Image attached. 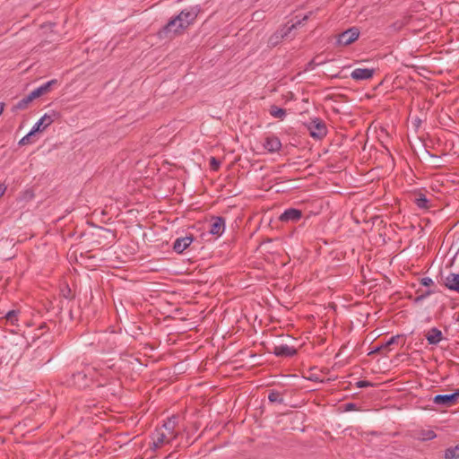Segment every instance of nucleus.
<instances>
[{"instance_id": "9d476101", "label": "nucleus", "mask_w": 459, "mask_h": 459, "mask_svg": "<svg viewBox=\"0 0 459 459\" xmlns=\"http://www.w3.org/2000/svg\"><path fill=\"white\" fill-rule=\"evenodd\" d=\"M374 74V69L356 68L351 73V77L355 81L369 80L373 77Z\"/></svg>"}, {"instance_id": "39448f33", "label": "nucleus", "mask_w": 459, "mask_h": 459, "mask_svg": "<svg viewBox=\"0 0 459 459\" xmlns=\"http://www.w3.org/2000/svg\"><path fill=\"white\" fill-rule=\"evenodd\" d=\"M308 130L311 137L314 139H322L326 135L327 129L325 123L319 119L315 118L308 124Z\"/></svg>"}, {"instance_id": "4468645a", "label": "nucleus", "mask_w": 459, "mask_h": 459, "mask_svg": "<svg viewBox=\"0 0 459 459\" xmlns=\"http://www.w3.org/2000/svg\"><path fill=\"white\" fill-rule=\"evenodd\" d=\"M274 354L281 357H292L296 354L295 348L287 344H281L274 347Z\"/></svg>"}, {"instance_id": "a878e982", "label": "nucleus", "mask_w": 459, "mask_h": 459, "mask_svg": "<svg viewBox=\"0 0 459 459\" xmlns=\"http://www.w3.org/2000/svg\"><path fill=\"white\" fill-rule=\"evenodd\" d=\"M36 133H32V130H30L25 136H23L20 141H19V145H26V144H29L30 143V138L33 134H35Z\"/></svg>"}, {"instance_id": "c85d7f7f", "label": "nucleus", "mask_w": 459, "mask_h": 459, "mask_svg": "<svg viewBox=\"0 0 459 459\" xmlns=\"http://www.w3.org/2000/svg\"><path fill=\"white\" fill-rule=\"evenodd\" d=\"M421 284L423 286H430V285H433L434 284V281L431 278H429V277H424L421 279L420 281Z\"/></svg>"}, {"instance_id": "1a4fd4ad", "label": "nucleus", "mask_w": 459, "mask_h": 459, "mask_svg": "<svg viewBox=\"0 0 459 459\" xmlns=\"http://www.w3.org/2000/svg\"><path fill=\"white\" fill-rule=\"evenodd\" d=\"M194 241L192 235L178 238L173 243V250L178 254H182Z\"/></svg>"}, {"instance_id": "f257e3e1", "label": "nucleus", "mask_w": 459, "mask_h": 459, "mask_svg": "<svg viewBox=\"0 0 459 459\" xmlns=\"http://www.w3.org/2000/svg\"><path fill=\"white\" fill-rule=\"evenodd\" d=\"M111 360L106 363H94L87 365L82 371L73 374L74 384L80 388L88 386L92 382L104 385L114 377V363Z\"/></svg>"}, {"instance_id": "f03ea898", "label": "nucleus", "mask_w": 459, "mask_h": 459, "mask_svg": "<svg viewBox=\"0 0 459 459\" xmlns=\"http://www.w3.org/2000/svg\"><path fill=\"white\" fill-rule=\"evenodd\" d=\"M177 420L175 417L169 418L160 427L156 428L152 435V447L158 449L171 443L177 437Z\"/></svg>"}, {"instance_id": "e433bc0d", "label": "nucleus", "mask_w": 459, "mask_h": 459, "mask_svg": "<svg viewBox=\"0 0 459 459\" xmlns=\"http://www.w3.org/2000/svg\"><path fill=\"white\" fill-rule=\"evenodd\" d=\"M4 109V103L0 102V115L3 113Z\"/></svg>"}, {"instance_id": "9b49d317", "label": "nucleus", "mask_w": 459, "mask_h": 459, "mask_svg": "<svg viewBox=\"0 0 459 459\" xmlns=\"http://www.w3.org/2000/svg\"><path fill=\"white\" fill-rule=\"evenodd\" d=\"M225 230V220L222 217H214L209 232L212 235L221 236Z\"/></svg>"}, {"instance_id": "dca6fc26", "label": "nucleus", "mask_w": 459, "mask_h": 459, "mask_svg": "<svg viewBox=\"0 0 459 459\" xmlns=\"http://www.w3.org/2000/svg\"><path fill=\"white\" fill-rule=\"evenodd\" d=\"M445 285L450 290L459 293V274L449 273L445 281Z\"/></svg>"}, {"instance_id": "7ed1b4c3", "label": "nucleus", "mask_w": 459, "mask_h": 459, "mask_svg": "<svg viewBox=\"0 0 459 459\" xmlns=\"http://www.w3.org/2000/svg\"><path fill=\"white\" fill-rule=\"evenodd\" d=\"M200 9L197 6L190 7L189 9H185L181 11V13L177 15L175 18L171 19L169 22V27L172 28L175 23H178V28H182L184 30L188 28L191 24L195 22L196 20Z\"/></svg>"}, {"instance_id": "2f4dec72", "label": "nucleus", "mask_w": 459, "mask_h": 459, "mask_svg": "<svg viewBox=\"0 0 459 459\" xmlns=\"http://www.w3.org/2000/svg\"><path fill=\"white\" fill-rule=\"evenodd\" d=\"M28 96L30 97L31 101L40 97L36 90H33L30 94H28Z\"/></svg>"}, {"instance_id": "393cba45", "label": "nucleus", "mask_w": 459, "mask_h": 459, "mask_svg": "<svg viewBox=\"0 0 459 459\" xmlns=\"http://www.w3.org/2000/svg\"><path fill=\"white\" fill-rule=\"evenodd\" d=\"M436 437V434L433 430H427L421 433L420 438L422 440H431Z\"/></svg>"}, {"instance_id": "ddd939ff", "label": "nucleus", "mask_w": 459, "mask_h": 459, "mask_svg": "<svg viewBox=\"0 0 459 459\" xmlns=\"http://www.w3.org/2000/svg\"><path fill=\"white\" fill-rule=\"evenodd\" d=\"M53 123V119L48 114H45L43 117H41L32 126L31 130L32 133H37L39 131H42L48 126H49Z\"/></svg>"}, {"instance_id": "c9c22d12", "label": "nucleus", "mask_w": 459, "mask_h": 459, "mask_svg": "<svg viewBox=\"0 0 459 459\" xmlns=\"http://www.w3.org/2000/svg\"><path fill=\"white\" fill-rule=\"evenodd\" d=\"M284 36H286V33L281 34L280 36L278 34H275L273 37H272L271 41L274 37L276 38V39H278L279 38H283Z\"/></svg>"}, {"instance_id": "4be33fe9", "label": "nucleus", "mask_w": 459, "mask_h": 459, "mask_svg": "<svg viewBox=\"0 0 459 459\" xmlns=\"http://www.w3.org/2000/svg\"><path fill=\"white\" fill-rule=\"evenodd\" d=\"M178 23H175V25L172 28H169V22H168L165 25V27L163 28V33H165L166 35H168L169 33L178 34V33H181L184 31V30L182 28H178Z\"/></svg>"}, {"instance_id": "7c9ffc66", "label": "nucleus", "mask_w": 459, "mask_h": 459, "mask_svg": "<svg viewBox=\"0 0 459 459\" xmlns=\"http://www.w3.org/2000/svg\"><path fill=\"white\" fill-rule=\"evenodd\" d=\"M211 166H212V169L217 170L220 167V162L217 161L216 159L212 157L211 159Z\"/></svg>"}, {"instance_id": "20e7f679", "label": "nucleus", "mask_w": 459, "mask_h": 459, "mask_svg": "<svg viewBox=\"0 0 459 459\" xmlns=\"http://www.w3.org/2000/svg\"><path fill=\"white\" fill-rule=\"evenodd\" d=\"M359 30L357 27H351L340 33L336 42L339 46H349L359 39Z\"/></svg>"}, {"instance_id": "5701e85b", "label": "nucleus", "mask_w": 459, "mask_h": 459, "mask_svg": "<svg viewBox=\"0 0 459 459\" xmlns=\"http://www.w3.org/2000/svg\"><path fill=\"white\" fill-rule=\"evenodd\" d=\"M415 204L420 209H427L429 207V205H428L429 200L427 199V197L424 195H420L416 198Z\"/></svg>"}, {"instance_id": "412c9836", "label": "nucleus", "mask_w": 459, "mask_h": 459, "mask_svg": "<svg viewBox=\"0 0 459 459\" xmlns=\"http://www.w3.org/2000/svg\"><path fill=\"white\" fill-rule=\"evenodd\" d=\"M268 400L271 403H283V398H282L281 394L279 392L274 391V390L270 391V393L268 394Z\"/></svg>"}, {"instance_id": "423d86ee", "label": "nucleus", "mask_w": 459, "mask_h": 459, "mask_svg": "<svg viewBox=\"0 0 459 459\" xmlns=\"http://www.w3.org/2000/svg\"><path fill=\"white\" fill-rule=\"evenodd\" d=\"M459 398V389H456L453 394H437L433 398L434 403L445 407H450L455 403Z\"/></svg>"}, {"instance_id": "72a5a7b5", "label": "nucleus", "mask_w": 459, "mask_h": 459, "mask_svg": "<svg viewBox=\"0 0 459 459\" xmlns=\"http://www.w3.org/2000/svg\"><path fill=\"white\" fill-rule=\"evenodd\" d=\"M301 23V22H298L297 23L295 24H292L289 29L288 30L290 31L292 29L296 28L298 25H299Z\"/></svg>"}, {"instance_id": "0eeeda50", "label": "nucleus", "mask_w": 459, "mask_h": 459, "mask_svg": "<svg viewBox=\"0 0 459 459\" xmlns=\"http://www.w3.org/2000/svg\"><path fill=\"white\" fill-rule=\"evenodd\" d=\"M115 335L112 333H101L99 336L98 342L103 352H108L116 347Z\"/></svg>"}, {"instance_id": "f704fd0d", "label": "nucleus", "mask_w": 459, "mask_h": 459, "mask_svg": "<svg viewBox=\"0 0 459 459\" xmlns=\"http://www.w3.org/2000/svg\"><path fill=\"white\" fill-rule=\"evenodd\" d=\"M24 194L26 196H28L30 199L33 197V194L31 191H26Z\"/></svg>"}, {"instance_id": "aec40b11", "label": "nucleus", "mask_w": 459, "mask_h": 459, "mask_svg": "<svg viewBox=\"0 0 459 459\" xmlns=\"http://www.w3.org/2000/svg\"><path fill=\"white\" fill-rule=\"evenodd\" d=\"M18 310H10L5 314L4 317L8 323L14 325L18 322Z\"/></svg>"}, {"instance_id": "c756f323", "label": "nucleus", "mask_w": 459, "mask_h": 459, "mask_svg": "<svg viewBox=\"0 0 459 459\" xmlns=\"http://www.w3.org/2000/svg\"><path fill=\"white\" fill-rule=\"evenodd\" d=\"M371 385H372V384L366 380H360V381L357 382V386L359 388L368 387V386H371Z\"/></svg>"}, {"instance_id": "6ab92c4d", "label": "nucleus", "mask_w": 459, "mask_h": 459, "mask_svg": "<svg viewBox=\"0 0 459 459\" xmlns=\"http://www.w3.org/2000/svg\"><path fill=\"white\" fill-rule=\"evenodd\" d=\"M445 459H458L459 458V444L455 446L449 447L445 451Z\"/></svg>"}, {"instance_id": "473e14b6", "label": "nucleus", "mask_w": 459, "mask_h": 459, "mask_svg": "<svg viewBox=\"0 0 459 459\" xmlns=\"http://www.w3.org/2000/svg\"><path fill=\"white\" fill-rule=\"evenodd\" d=\"M6 191V186L4 184H0V197L4 195Z\"/></svg>"}, {"instance_id": "b1692460", "label": "nucleus", "mask_w": 459, "mask_h": 459, "mask_svg": "<svg viewBox=\"0 0 459 459\" xmlns=\"http://www.w3.org/2000/svg\"><path fill=\"white\" fill-rule=\"evenodd\" d=\"M32 102L30 99V97L27 95L26 97H24L23 99H22L21 100H19L17 102V104L15 105V108L16 109H25L29 104Z\"/></svg>"}, {"instance_id": "bb28decb", "label": "nucleus", "mask_w": 459, "mask_h": 459, "mask_svg": "<svg viewBox=\"0 0 459 459\" xmlns=\"http://www.w3.org/2000/svg\"><path fill=\"white\" fill-rule=\"evenodd\" d=\"M397 338H398V336L391 337L384 345L377 347L375 351H380L383 348H386V347L394 344L396 342Z\"/></svg>"}, {"instance_id": "a211bd4d", "label": "nucleus", "mask_w": 459, "mask_h": 459, "mask_svg": "<svg viewBox=\"0 0 459 459\" xmlns=\"http://www.w3.org/2000/svg\"><path fill=\"white\" fill-rule=\"evenodd\" d=\"M57 83V81L56 79H53V80H50L47 82H45L44 84L40 85L39 87L36 88L35 90L39 92V96L41 97L42 95L48 93L51 87L53 85H56Z\"/></svg>"}, {"instance_id": "cd10ccee", "label": "nucleus", "mask_w": 459, "mask_h": 459, "mask_svg": "<svg viewBox=\"0 0 459 459\" xmlns=\"http://www.w3.org/2000/svg\"><path fill=\"white\" fill-rule=\"evenodd\" d=\"M344 411H351L357 410V405L353 403H348L343 405Z\"/></svg>"}, {"instance_id": "f8f14e48", "label": "nucleus", "mask_w": 459, "mask_h": 459, "mask_svg": "<svg viewBox=\"0 0 459 459\" xmlns=\"http://www.w3.org/2000/svg\"><path fill=\"white\" fill-rule=\"evenodd\" d=\"M264 147L269 152H275L281 148V143L277 136L272 135L265 138Z\"/></svg>"}, {"instance_id": "f3484780", "label": "nucleus", "mask_w": 459, "mask_h": 459, "mask_svg": "<svg viewBox=\"0 0 459 459\" xmlns=\"http://www.w3.org/2000/svg\"><path fill=\"white\" fill-rule=\"evenodd\" d=\"M269 113L272 117L283 120L286 117V110L275 105L271 106Z\"/></svg>"}, {"instance_id": "2eb2a0df", "label": "nucleus", "mask_w": 459, "mask_h": 459, "mask_svg": "<svg viewBox=\"0 0 459 459\" xmlns=\"http://www.w3.org/2000/svg\"><path fill=\"white\" fill-rule=\"evenodd\" d=\"M442 338L443 333L437 327H432L426 334V339L429 344H437L441 342Z\"/></svg>"}, {"instance_id": "6e6552de", "label": "nucleus", "mask_w": 459, "mask_h": 459, "mask_svg": "<svg viewBox=\"0 0 459 459\" xmlns=\"http://www.w3.org/2000/svg\"><path fill=\"white\" fill-rule=\"evenodd\" d=\"M302 217V212L296 208L286 209L279 217L282 222H297Z\"/></svg>"}]
</instances>
